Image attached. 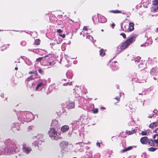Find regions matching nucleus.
<instances>
[{
  "label": "nucleus",
  "instance_id": "f257e3e1",
  "mask_svg": "<svg viewBox=\"0 0 158 158\" xmlns=\"http://www.w3.org/2000/svg\"><path fill=\"white\" fill-rule=\"evenodd\" d=\"M136 37L137 35H134L131 36L121 44L120 46V48L122 50L127 48L133 42L135 41Z\"/></svg>",
  "mask_w": 158,
  "mask_h": 158
},
{
  "label": "nucleus",
  "instance_id": "f03ea898",
  "mask_svg": "<svg viewBox=\"0 0 158 158\" xmlns=\"http://www.w3.org/2000/svg\"><path fill=\"white\" fill-rule=\"evenodd\" d=\"M16 146L12 143L7 144L4 149V154L10 155L14 154L15 152Z\"/></svg>",
  "mask_w": 158,
  "mask_h": 158
},
{
  "label": "nucleus",
  "instance_id": "7ed1b4c3",
  "mask_svg": "<svg viewBox=\"0 0 158 158\" xmlns=\"http://www.w3.org/2000/svg\"><path fill=\"white\" fill-rule=\"evenodd\" d=\"M48 134L49 136L52 139L55 140H58L61 138L60 137H58L57 136V132L53 128H50L49 130Z\"/></svg>",
  "mask_w": 158,
  "mask_h": 158
},
{
  "label": "nucleus",
  "instance_id": "20e7f679",
  "mask_svg": "<svg viewBox=\"0 0 158 158\" xmlns=\"http://www.w3.org/2000/svg\"><path fill=\"white\" fill-rule=\"evenodd\" d=\"M118 63L116 61L110 62L109 65L112 69V71H115L117 70L118 69Z\"/></svg>",
  "mask_w": 158,
  "mask_h": 158
},
{
  "label": "nucleus",
  "instance_id": "39448f33",
  "mask_svg": "<svg viewBox=\"0 0 158 158\" xmlns=\"http://www.w3.org/2000/svg\"><path fill=\"white\" fill-rule=\"evenodd\" d=\"M43 135L41 134H38L37 136H34L33 137V139L34 140L35 143H34V144L35 145V146H38V141H36L37 142H35L36 140V139H38V140L40 141H41L42 139H43Z\"/></svg>",
  "mask_w": 158,
  "mask_h": 158
},
{
  "label": "nucleus",
  "instance_id": "423d86ee",
  "mask_svg": "<svg viewBox=\"0 0 158 158\" xmlns=\"http://www.w3.org/2000/svg\"><path fill=\"white\" fill-rule=\"evenodd\" d=\"M23 151L27 153H29L31 151V149L30 147L27 146L26 144L23 145Z\"/></svg>",
  "mask_w": 158,
  "mask_h": 158
},
{
  "label": "nucleus",
  "instance_id": "0eeeda50",
  "mask_svg": "<svg viewBox=\"0 0 158 158\" xmlns=\"http://www.w3.org/2000/svg\"><path fill=\"white\" fill-rule=\"evenodd\" d=\"M148 139L147 137L145 136L142 137L140 139V141L142 144H147Z\"/></svg>",
  "mask_w": 158,
  "mask_h": 158
},
{
  "label": "nucleus",
  "instance_id": "6e6552de",
  "mask_svg": "<svg viewBox=\"0 0 158 158\" xmlns=\"http://www.w3.org/2000/svg\"><path fill=\"white\" fill-rule=\"evenodd\" d=\"M68 144V142L65 141H62L60 144V146L61 148L64 149L67 147Z\"/></svg>",
  "mask_w": 158,
  "mask_h": 158
},
{
  "label": "nucleus",
  "instance_id": "1a4fd4ad",
  "mask_svg": "<svg viewBox=\"0 0 158 158\" xmlns=\"http://www.w3.org/2000/svg\"><path fill=\"white\" fill-rule=\"evenodd\" d=\"M75 103L73 102H69L67 105L66 108L69 109L74 108Z\"/></svg>",
  "mask_w": 158,
  "mask_h": 158
},
{
  "label": "nucleus",
  "instance_id": "9d476101",
  "mask_svg": "<svg viewBox=\"0 0 158 158\" xmlns=\"http://www.w3.org/2000/svg\"><path fill=\"white\" fill-rule=\"evenodd\" d=\"M155 141H154L153 138L152 139H148V145H149L151 146H155Z\"/></svg>",
  "mask_w": 158,
  "mask_h": 158
},
{
  "label": "nucleus",
  "instance_id": "9b49d317",
  "mask_svg": "<svg viewBox=\"0 0 158 158\" xmlns=\"http://www.w3.org/2000/svg\"><path fill=\"white\" fill-rule=\"evenodd\" d=\"M153 138L155 142L156 146H158V135H154Z\"/></svg>",
  "mask_w": 158,
  "mask_h": 158
},
{
  "label": "nucleus",
  "instance_id": "f8f14e48",
  "mask_svg": "<svg viewBox=\"0 0 158 158\" xmlns=\"http://www.w3.org/2000/svg\"><path fill=\"white\" fill-rule=\"evenodd\" d=\"M134 23H131L130 22L129 23V24L128 25L129 27V31H133L134 29Z\"/></svg>",
  "mask_w": 158,
  "mask_h": 158
},
{
  "label": "nucleus",
  "instance_id": "ddd939ff",
  "mask_svg": "<svg viewBox=\"0 0 158 158\" xmlns=\"http://www.w3.org/2000/svg\"><path fill=\"white\" fill-rule=\"evenodd\" d=\"M44 83L41 82L37 86L36 89L35 90L37 91L39 89H42V88L44 87Z\"/></svg>",
  "mask_w": 158,
  "mask_h": 158
},
{
  "label": "nucleus",
  "instance_id": "4468645a",
  "mask_svg": "<svg viewBox=\"0 0 158 158\" xmlns=\"http://www.w3.org/2000/svg\"><path fill=\"white\" fill-rule=\"evenodd\" d=\"M69 128V126L68 125H64L61 128V131L62 132H64L68 130Z\"/></svg>",
  "mask_w": 158,
  "mask_h": 158
},
{
  "label": "nucleus",
  "instance_id": "2eb2a0df",
  "mask_svg": "<svg viewBox=\"0 0 158 158\" xmlns=\"http://www.w3.org/2000/svg\"><path fill=\"white\" fill-rule=\"evenodd\" d=\"M158 9V5H153L151 8L152 12H156L157 11Z\"/></svg>",
  "mask_w": 158,
  "mask_h": 158
},
{
  "label": "nucleus",
  "instance_id": "dca6fc26",
  "mask_svg": "<svg viewBox=\"0 0 158 158\" xmlns=\"http://www.w3.org/2000/svg\"><path fill=\"white\" fill-rule=\"evenodd\" d=\"M157 125H158V124L157 123L153 122L150 124L149 127L151 128H154L156 127Z\"/></svg>",
  "mask_w": 158,
  "mask_h": 158
},
{
  "label": "nucleus",
  "instance_id": "f3484780",
  "mask_svg": "<svg viewBox=\"0 0 158 158\" xmlns=\"http://www.w3.org/2000/svg\"><path fill=\"white\" fill-rule=\"evenodd\" d=\"M132 147L131 146L128 147L127 148H126L124 149H123L122 150L121 152H123V153L124 152H127V151H129V150H131L132 149Z\"/></svg>",
  "mask_w": 158,
  "mask_h": 158
},
{
  "label": "nucleus",
  "instance_id": "a211bd4d",
  "mask_svg": "<svg viewBox=\"0 0 158 158\" xmlns=\"http://www.w3.org/2000/svg\"><path fill=\"white\" fill-rule=\"evenodd\" d=\"M129 27L128 25L127 24L125 25L123 28V31L125 32H129Z\"/></svg>",
  "mask_w": 158,
  "mask_h": 158
},
{
  "label": "nucleus",
  "instance_id": "6ab92c4d",
  "mask_svg": "<svg viewBox=\"0 0 158 158\" xmlns=\"http://www.w3.org/2000/svg\"><path fill=\"white\" fill-rule=\"evenodd\" d=\"M157 69L155 68H153L150 71V73L151 74L153 75H155L157 73Z\"/></svg>",
  "mask_w": 158,
  "mask_h": 158
},
{
  "label": "nucleus",
  "instance_id": "aec40b11",
  "mask_svg": "<svg viewBox=\"0 0 158 158\" xmlns=\"http://www.w3.org/2000/svg\"><path fill=\"white\" fill-rule=\"evenodd\" d=\"M100 55L102 56H103L106 55V53L104 50L102 48H101L100 51Z\"/></svg>",
  "mask_w": 158,
  "mask_h": 158
},
{
  "label": "nucleus",
  "instance_id": "412c9836",
  "mask_svg": "<svg viewBox=\"0 0 158 158\" xmlns=\"http://www.w3.org/2000/svg\"><path fill=\"white\" fill-rule=\"evenodd\" d=\"M136 132V131L134 129L133 130H132L131 131H126V134H127L128 135H131L133 134L134 133H135Z\"/></svg>",
  "mask_w": 158,
  "mask_h": 158
},
{
  "label": "nucleus",
  "instance_id": "4be33fe9",
  "mask_svg": "<svg viewBox=\"0 0 158 158\" xmlns=\"http://www.w3.org/2000/svg\"><path fill=\"white\" fill-rule=\"evenodd\" d=\"M109 12L110 13H115V14H118V13H121V12L120 10H110L109 11Z\"/></svg>",
  "mask_w": 158,
  "mask_h": 158
},
{
  "label": "nucleus",
  "instance_id": "5701e85b",
  "mask_svg": "<svg viewBox=\"0 0 158 158\" xmlns=\"http://www.w3.org/2000/svg\"><path fill=\"white\" fill-rule=\"evenodd\" d=\"M11 83L13 85H16L17 84V82L15 81V77H13L11 79Z\"/></svg>",
  "mask_w": 158,
  "mask_h": 158
},
{
  "label": "nucleus",
  "instance_id": "b1692460",
  "mask_svg": "<svg viewBox=\"0 0 158 158\" xmlns=\"http://www.w3.org/2000/svg\"><path fill=\"white\" fill-rule=\"evenodd\" d=\"M48 56V55H46L45 56L43 57H39L36 59V61L38 62H40V61L44 59Z\"/></svg>",
  "mask_w": 158,
  "mask_h": 158
},
{
  "label": "nucleus",
  "instance_id": "393cba45",
  "mask_svg": "<svg viewBox=\"0 0 158 158\" xmlns=\"http://www.w3.org/2000/svg\"><path fill=\"white\" fill-rule=\"evenodd\" d=\"M35 43L36 45H39L40 43V40L39 39H36L35 41Z\"/></svg>",
  "mask_w": 158,
  "mask_h": 158
},
{
  "label": "nucleus",
  "instance_id": "a878e982",
  "mask_svg": "<svg viewBox=\"0 0 158 158\" xmlns=\"http://www.w3.org/2000/svg\"><path fill=\"white\" fill-rule=\"evenodd\" d=\"M157 149L156 148L150 147L148 148V150L149 151L153 152L155 151Z\"/></svg>",
  "mask_w": 158,
  "mask_h": 158
},
{
  "label": "nucleus",
  "instance_id": "bb28decb",
  "mask_svg": "<svg viewBox=\"0 0 158 158\" xmlns=\"http://www.w3.org/2000/svg\"><path fill=\"white\" fill-rule=\"evenodd\" d=\"M34 79V78H33V77H32V76H30V77H27V79L26 80V82H28L30 81L31 80H33Z\"/></svg>",
  "mask_w": 158,
  "mask_h": 158
},
{
  "label": "nucleus",
  "instance_id": "cd10ccee",
  "mask_svg": "<svg viewBox=\"0 0 158 158\" xmlns=\"http://www.w3.org/2000/svg\"><path fill=\"white\" fill-rule=\"evenodd\" d=\"M121 97V95H119L118 96L115 97L114 98V99L116 100V101L117 102H118L120 101Z\"/></svg>",
  "mask_w": 158,
  "mask_h": 158
},
{
  "label": "nucleus",
  "instance_id": "c85d7f7f",
  "mask_svg": "<svg viewBox=\"0 0 158 158\" xmlns=\"http://www.w3.org/2000/svg\"><path fill=\"white\" fill-rule=\"evenodd\" d=\"M158 0H154L153 1V5H158Z\"/></svg>",
  "mask_w": 158,
  "mask_h": 158
},
{
  "label": "nucleus",
  "instance_id": "c756f323",
  "mask_svg": "<svg viewBox=\"0 0 158 158\" xmlns=\"http://www.w3.org/2000/svg\"><path fill=\"white\" fill-rule=\"evenodd\" d=\"M141 59V57L139 56H137V57L136 58V60H135V61L137 62H139L140 60Z\"/></svg>",
  "mask_w": 158,
  "mask_h": 158
},
{
  "label": "nucleus",
  "instance_id": "7c9ffc66",
  "mask_svg": "<svg viewBox=\"0 0 158 158\" xmlns=\"http://www.w3.org/2000/svg\"><path fill=\"white\" fill-rule=\"evenodd\" d=\"M93 112L94 113L96 114L98 112V110L97 108H94L93 110Z\"/></svg>",
  "mask_w": 158,
  "mask_h": 158
},
{
  "label": "nucleus",
  "instance_id": "2f4dec72",
  "mask_svg": "<svg viewBox=\"0 0 158 158\" xmlns=\"http://www.w3.org/2000/svg\"><path fill=\"white\" fill-rule=\"evenodd\" d=\"M86 39H89L90 40H92V39H93V37H92V36H91L90 35H88L86 36Z\"/></svg>",
  "mask_w": 158,
  "mask_h": 158
},
{
  "label": "nucleus",
  "instance_id": "473e14b6",
  "mask_svg": "<svg viewBox=\"0 0 158 158\" xmlns=\"http://www.w3.org/2000/svg\"><path fill=\"white\" fill-rule=\"evenodd\" d=\"M20 44L22 46H24L26 44V42L25 41H22L21 42Z\"/></svg>",
  "mask_w": 158,
  "mask_h": 158
},
{
  "label": "nucleus",
  "instance_id": "72a5a7b5",
  "mask_svg": "<svg viewBox=\"0 0 158 158\" xmlns=\"http://www.w3.org/2000/svg\"><path fill=\"white\" fill-rule=\"evenodd\" d=\"M121 35H122L124 39L126 38V34L124 33H121L120 34Z\"/></svg>",
  "mask_w": 158,
  "mask_h": 158
},
{
  "label": "nucleus",
  "instance_id": "f704fd0d",
  "mask_svg": "<svg viewBox=\"0 0 158 158\" xmlns=\"http://www.w3.org/2000/svg\"><path fill=\"white\" fill-rule=\"evenodd\" d=\"M141 134L142 135H147V133L146 131H143L141 132Z\"/></svg>",
  "mask_w": 158,
  "mask_h": 158
},
{
  "label": "nucleus",
  "instance_id": "c9c22d12",
  "mask_svg": "<svg viewBox=\"0 0 158 158\" xmlns=\"http://www.w3.org/2000/svg\"><path fill=\"white\" fill-rule=\"evenodd\" d=\"M71 21H72L73 22H74V23H77L78 21V19H75L74 20H73L72 19H70Z\"/></svg>",
  "mask_w": 158,
  "mask_h": 158
},
{
  "label": "nucleus",
  "instance_id": "e433bc0d",
  "mask_svg": "<svg viewBox=\"0 0 158 158\" xmlns=\"http://www.w3.org/2000/svg\"><path fill=\"white\" fill-rule=\"evenodd\" d=\"M57 32L60 33L63 32V31L60 29H58L57 30Z\"/></svg>",
  "mask_w": 158,
  "mask_h": 158
},
{
  "label": "nucleus",
  "instance_id": "4c0bfd02",
  "mask_svg": "<svg viewBox=\"0 0 158 158\" xmlns=\"http://www.w3.org/2000/svg\"><path fill=\"white\" fill-rule=\"evenodd\" d=\"M59 36L60 37H62L63 38H64L65 37V35L64 34H60Z\"/></svg>",
  "mask_w": 158,
  "mask_h": 158
},
{
  "label": "nucleus",
  "instance_id": "58836bf2",
  "mask_svg": "<svg viewBox=\"0 0 158 158\" xmlns=\"http://www.w3.org/2000/svg\"><path fill=\"white\" fill-rule=\"evenodd\" d=\"M57 123L58 122H57V121L56 120H53L52 121V125H54L53 123Z\"/></svg>",
  "mask_w": 158,
  "mask_h": 158
},
{
  "label": "nucleus",
  "instance_id": "ea45409f",
  "mask_svg": "<svg viewBox=\"0 0 158 158\" xmlns=\"http://www.w3.org/2000/svg\"><path fill=\"white\" fill-rule=\"evenodd\" d=\"M83 30L86 31H88V29L87 28V27H86L84 26L83 27Z\"/></svg>",
  "mask_w": 158,
  "mask_h": 158
},
{
  "label": "nucleus",
  "instance_id": "a19ab883",
  "mask_svg": "<svg viewBox=\"0 0 158 158\" xmlns=\"http://www.w3.org/2000/svg\"><path fill=\"white\" fill-rule=\"evenodd\" d=\"M155 132L157 134L156 135H158V128H156L155 130Z\"/></svg>",
  "mask_w": 158,
  "mask_h": 158
},
{
  "label": "nucleus",
  "instance_id": "79ce46f5",
  "mask_svg": "<svg viewBox=\"0 0 158 158\" xmlns=\"http://www.w3.org/2000/svg\"><path fill=\"white\" fill-rule=\"evenodd\" d=\"M97 145L99 147H100L101 146L100 143L99 142H97L96 143Z\"/></svg>",
  "mask_w": 158,
  "mask_h": 158
},
{
  "label": "nucleus",
  "instance_id": "37998d69",
  "mask_svg": "<svg viewBox=\"0 0 158 158\" xmlns=\"http://www.w3.org/2000/svg\"><path fill=\"white\" fill-rule=\"evenodd\" d=\"M38 71L40 73H42V69H39Z\"/></svg>",
  "mask_w": 158,
  "mask_h": 158
},
{
  "label": "nucleus",
  "instance_id": "c03bdc74",
  "mask_svg": "<svg viewBox=\"0 0 158 158\" xmlns=\"http://www.w3.org/2000/svg\"><path fill=\"white\" fill-rule=\"evenodd\" d=\"M2 154H4V151H0V155Z\"/></svg>",
  "mask_w": 158,
  "mask_h": 158
},
{
  "label": "nucleus",
  "instance_id": "a18cd8bd",
  "mask_svg": "<svg viewBox=\"0 0 158 158\" xmlns=\"http://www.w3.org/2000/svg\"><path fill=\"white\" fill-rule=\"evenodd\" d=\"M34 73V72H32V71H30L28 73L29 74H32L33 73Z\"/></svg>",
  "mask_w": 158,
  "mask_h": 158
},
{
  "label": "nucleus",
  "instance_id": "49530a36",
  "mask_svg": "<svg viewBox=\"0 0 158 158\" xmlns=\"http://www.w3.org/2000/svg\"><path fill=\"white\" fill-rule=\"evenodd\" d=\"M101 109H102L103 110H104V109H105L106 108L105 107H103V106H102L101 107Z\"/></svg>",
  "mask_w": 158,
  "mask_h": 158
},
{
  "label": "nucleus",
  "instance_id": "de8ad7c7",
  "mask_svg": "<svg viewBox=\"0 0 158 158\" xmlns=\"http://www.w3.org/2000/svg\"><path fill=\"white\" fill-rule=\"evenodd\" d=\"M34 73H35V75L37 76L38 75V73L36 71L34 72Z\"/></svg>",
  "mask_w": 158,
  "mask_h": 158
},
{
  "label": "nucleus",
  "instance_id": "09e8293b",
  "mask_svg": "<svg viewBox=\"0 0 158 158\" xmlns=\"http://www.w3.org/2000/svg\"><path fill=\"white\" fill-rule=\"evenodd\" d=\"M111 26L112 27H113L115 25L114 23H113V24H112Z\"/></svg>",
  "mask_w": 158,
  "mask_h": 158
},
{
  "label": "nucleus",
  "instance_id": "8fccbe9b",
  "mask_svg": "<svg viewBox=\"0 0 158 158\" xmlns=\"http://www.w3.org/2000/svg\"><path fill=\"white\" fill-rule=\"evenodd\" d=\"M156 32H158V27L156 28Z\"/></svg>",
  "mask_w": 158,
  "mask_h": 158
},
{
  "label": "nucleus",
  "instance_id": "3c124183",
  "mask_svg": "<svg viewBox=\"0 0 158 158\" xmlns=\"http://www.w3.org/2000/svg\"><path fill=\"white\" fill-rule=\"evenodd\" d=\"M15 69L16 70H18V68L17 67H15Z\"/></svg>",
  "mask_w": 158,
  "mask_h": 158
},
{
  "label": "nucleus",
  "instance_id": "603ef678",
  "mask_svg": "<svg viewBox=\"0 0 158 158\" xmlns=\"http://www.w3.org/2000/svg\"><path fill=\"white\" fill-rule=\"evenodd\" d=\"M86 153H87V154H90V153L88 152H87Z\"/></svg>",
  "mask_w": 158,
  "mask_h": 158
},
{
  "label": "nucleus",
  "instance_id": "864d4df0",
  "mask_svg": "<svg viewBox=\"0 0 158 158\" xmlns=\"http://www.w3.org/2000/svg\"><path fill=\"white\" fill-rule=\"evenodd\" d=\"M115 104L116 105H118L117 104L116 102H115Z\"/></svg>",
  "mask_w": 158,
  "mask_h": 158
},
{
  "label": "nucleus",
  "instance_id": "5fc2aeb1",
  "mask_svg": "<svg viewBox=\"0 0 158 158\" xmlns=\"http://www.w3.org/2000/svg\"><path fill=\"white\" fill-rule=\"evenodd\" d=\"M117 109H118V110L119 109V108L118 107H117Z\"/></svg>",
  "mask_w": 158,
  "mask_h": 158
},
{
  "label": "nucleus",
  "instance_id": "6e6d98bb",
  "mask_svg": "<svg viewBox=\"0 0 158 158\" xmlns=\"http://www.w3.org/2000/svg\"><path fill=\"white\" fill-rule=\"evenodd\" d=\"M104 31V30H103V29H102V30H101V31Z\"/></svg>",
  "mask_w": 158,
  "mask_h": 158
},
{
  "label": "nucleus",
  "instance_id": "4d7b16f0",
  "mask_svg": "<svg viewBox=\"0 0 158 158\" xmlns=\"http://www.w3.org/2000/svg\"><path fill=\"white\" fill-rule=\"evenodd\" d=\"M117 5H118V7L119 6V4H118Z\"/></svg>",
  "mask_w": 158,
  "mask_h": 158
},
{
  "label": "nucleus",
  "instance_id": "13d9d810",
  "mask_svg": "<svg viewBox=\"0 0 158 158\" xmlns=\"http://www.w3.org/2000/svg\"><path fill=\"white\" fill-rule=\"evenodd\" d=\"M90 158V157H88L87 158Z\"/></svg>",
  "mask_w": 158,
  "mask_h": 158
}]
</instances>
